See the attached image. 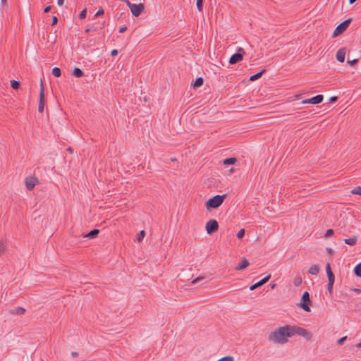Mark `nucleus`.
I'll use <instances>...</instances> for the list:
<instances>
[{"label": "nucleus", "mask_w": 361, "mask_h": 361, "mask_svg": "<svg viewBox=\"0 0 361 361\" xmlns=\"http://www.w3.org/2000/svg\"><path fill=\"white\" fill-rule=\"evenodd\" d=\"M291 337L290 325L281 326L269 334L268 339L274 343H285Z\"/></svg>", "instance_id": "f257e3e1"}, {"label": "nucleus", "mask_w": 361, "mask_h": 361, "mask_svg": "<svg viewBox=\"0 0 361 361\" xmlns=\"http://www.w3.org/2000/svg\"><path fill=\"white\" fill-rule=\"evenodd\" d=\"M226 194H224L222 195H216L211 198H209L206 202V207L207 209H216L220 207L224 199L226 197Z\"/></svg>", "instance_id": "f03ea898"}, {"label": "nucleus", "mask_w": 361, "mask_h": 361, "mask_svg": "<svg viewBox=\"0 0 361 361\" xmlns=\"http://www.w3.org/2000/svg\"><path fill=\"white\" fill-rule=\"evenodd\" d=\"M290 331L291 337L295 334H298L304 337L307 341L310 340L312 337V334L310 331L300 326L290 325Z\"/></svg>", "instance_id": "7ed1b4c3"}, {"label": "nucleus", "mask_w": 361, "mask_h": 361, "mask_svg": "<svg viewBox=\"0 0 361 361\" xmlns=\"http://www.w3.org/2000/svg\"><path fill=\"white\" fill-rule=\"evenodd\" d=\"M311 302L312 301L310 300L309 293L307 291H305L302 295L300 302L298 304V306L306 312H310V305Z\"/></svg>", "instance_id": "20e7f679"}, {"label": "nucleus", "mask_w": 361, "mask_h": 361, "mask_svg": "<svg viewBox=\"0 0 361 361\" xmlns=\"http://www.w3.org/2000/svg\"><path fill=\"white\" fill-rule=\"evenodd\" d=\"M125 2L127 4L128 7L130 8V11L133 13V15L135 17L139 16L145 8L144 5L142 4H133V3H130L128 0H126Z\"/></svg>", "instance_id": "39448f33"}, {"label": "nucleus", "mask_w": 361, "mask_h": 361, "mask_svg": "<svg viewBox=\"0 0 361 361\" xmlns=\"http://www.w3.org/2000/svg\"><path fill=\"white\" fill-rule=\"evenodd\" d=\"M351 22V19L348 18L343 21L341 23H340L334 30L332 37H336L340 35H341L343 32H344L346 29L348 27L350 23Z\"/></svg>", "instance_id": "423d86ee"}, {"label": "nucleus", "mask_w": 361, "mask_h": 361, "mask_svg": "<svg viewBox=\"0 0 361 361\" xmlns=\"http://www.w3.org/2000/svg\"><path fill=\"white\" fill-rule=\"evenodd\" d=\"M245 54V50L240 47L238 49V52L233 54L230 59H229V63L230 64H235L240 61H241L243 59V56Z\"/></svg>", "instance_id": "0eeeda50"}, {"label": "nucleus", "mask_w": 361, "mask_h": 361, "mask_svg": "<svg viewBox=\"0 0 361 361\" xmlns=\"http://www.w3.org/2000/svg\"><path fill=\"white\" fill-rule=\"evenodd\" d=\"M45 97H44V88L43 86L42 80L40 83V92H39V101L38 104V111L42 113L44 109Z\"/></svg>", "instance_id": "6e6552de"}, {"label": "nucleus", "mask_w": 361, "mask_h": 361, "mask_svg": "<svg viewBox=\"0 0 361 361\" xmlns=\"http://www.w3.org/2000/svg\"><path fill=\"white\" fill-rule=\"evenodd\" d=\"M219 229V224L216 220L211 219L206 224L207 233L209 235L217 231Z\"/></svg>", "instance_id": "1a4fd4ad"}, {"label": "nucleus", "mask_w": 361, "mask_h": 361, "mask_svg": "<svg viewBox=\"0 0 361 361\" xmlns=\"http://www.w3.org/2000/svg\"><path fill=\"white\" fill-rule=\"evenodd\" d=\"M38 183L39 180L34 176H30L25 179V186L28 190H32Z\"/></svg>", "instance_id": "9d476101"}, {"label": "nucleus", "mask_w": 361, "mask_h": 361, "mask_svg": "<svg viewBox=\"0 0 361 361\" xmlns=\"http://www.w3.org/2000/svg\"><path fill=\"white\" fill-rule=\"evenodd\" d=\"M323 99H324V97L322 94H318L312 98L303 100L302 102V104H320L323 101Z\"/></svg>", "instance_id": "9b49d317"}, {"label": "nucleus", "mask_w": 361, "mask_h": 361, "mask_svg": "<svg viewBox=\"0 0 361 361\" xmlns=\"http://www.w3.org/2000/svg\"><path fill=\"white\" fill-rule=\"evenodd\" d=\"M271 278V275H268L267 276H265L264 278H263L262 280H260L259 281L252 284L250 287V290H253L262 286H263L264 284H265Z\"/></svg>", "instance_id": "f8f14e48"}, {"label": "nucleus", "mask_w": 361, "mask_h": 361, "mask_svg": "<svg viewBox=\"0 0 361 361\" xmlns=\"http://www.w3.org/2000/svg\"><path fill=\"white\" fill-rule=\"evenodd\" d=\"M345 48H342V49H340L336 54V59L341 62V63H343L345 61Z\"/></svg>", "instance_id": "ddd939ff"}, {"label": "nucleus", "mask_w": 361, "mask_h": 361, "mask_svg": "<svg viewBox=\"0 0 361 361\" xmlns=\"http://www.w3.org/2000/svg\"><path fill=\"white\" fill-rule=\"evenodd\" d=\"M249 262L245 258H243V259L240 262V263L238 264L237 267H235V269L236 271H240L242 269H245L247 267L249 266Z\"/></svg>", "instance_id": "4468645a"}, {"label": "nucleus", "mask_w": 361, "mask_h": 361, "mask_svg": "<svg viewBox=\"0 0 361 361\" xmlns=\"http://www.w3.org/2000/svg\"><path fill=\"white\" fill-rule=\"evenodd\" d=\"M12 314H20L23 315L25 313V309L22 307H17L15 309L11 310Z\"/></svg>", "instance_id": "2eb2a0df"}, {"label": "nucleus", "mask_w": 361, "mask_h": 361, "mask_svg": "<svg viewBox=\"0 0 361 361\" xmlns=\"http://www.w3.org/2000/svg\"><path fill=\"white\" fill-rule=\"evenodd\" d=\"M99 233V229H93L90 231L88 233L84 235V237L88 238H95Z\"/></svg>", "instance_id": "dca6fc26"}, {"label": "nucleus", "mask_w": 361, "mask_h": 361, "mask_svg": "<svg viewBox=\"0 0 361 361\" xmlns=\"http://www.w3.org/2000/svg\"><path fill=\"white\" fill-rule=\"evenodd\" d=\"M204 80L202 78L199 77L195 79V80L192 83L193 88H197L201 87L203 85Z\"/></svg>", "instance_id": "f3484780"}, {"label": "nucleus", "mask_w": 361, "mask_h": 361, "mask_svg": "<svg viewBox=\"0 0 361 361\" xmlns=\"http://www.w3.org/2000/svg\"><path fill=\"white\" fill-rule=\"evenodd\" d=\"M319 271V267L317 264H314V265H312V267H310V268L309 269V271H308V272L312 275L318 274Z\"/></svg>", "instance_id": "a211bd4d"}, {"label": "nucleus", "mask_w": 361, "mask_h": 361, "mask_svg": "<svg viewBox=\"0 0 361 361\" xmlns=\"http://www.w3.org/2000/svg\"><path fill=\"white\" fill-rule=\"evenodd\" d=\"M237 162V159L235 157L226 158L223 161L224 165H232Z\"/></svg>", "instance_id": "6ab92c4d"}, {"label": "nucleus", "mask_w": 361, "mask_h": 361, "mask_svg": "<svg viewBox=\"0 0 361 361\" xmlns=\"http://www.w3.org/2000/svg\"><path fill=\"white\" fill-rule=\"evenodd\" d=\"M266 71L265 69H263L262 71H261L260 72L256 73V74H254L250 76V81H255V80H258L259 78H260L262 77V75H263V73Z\"/></svg>", "instance_id": "aec40b11"}, {"label": "nucleus", "mask_w": 361, "mask_h": 361, "mask_svg": "<svg viewBox=\"0 0 361 361\" xmlns=\"http://www.w3.org/2000/svg\"><path fill=\"white\" fill-rule=\"evenodd\" d=\"M357 240V238L355 236L353 238L344 239V242L345 244L353 246L356 244Z\"/></svg>", "instance_id": "412c9836"}, {"label": "nucleus", "mask_w": 361, "mask_h": 361, "mask_svg": "<svg viewBox=\"0 0 361 361\" xmlns=\"http://www.w3.org/2000/svg\"><path fill=\"white\" fill-rule=\"evenodd\" d=\"M83 74L82 71L79 68H75L73 71V75L76 78H80Z\"/></svg>", "instance_id": "4be33fe9"}, {"label": "nucleus", "mask_w": 361, "mask_h": 361, "mask_svg": "<svg viewBox=\"0 0 361 361\" xmlns=\"http://www.w3.org/2000/svg\"><path fill=\"white\" fill-rule=\"evenodd\" d=\"M354 273L357 276L361 277V263L355 266Z\"/></svg>", "instance_id": "5701e85b"}, {"label": "nucleus", "mask_w": 361, "mask_h": 361, "mask_svg": "<svg viewBox=\"0 0 361 361\" xmlns=\"http://www.w3.org/2000/svg\"><path fill=\"white\" fill-rule=\"evenodd\" d=\"M52 74L55 76V77H60L61 75V70L58 68V67H55L52 69Z\"/></svg>", "instance_id": "b1692460"}, {"label": "nucleus", "mask_w": 361, "mask_h": 361, "mask_svg": "<svg viewBox=\"0 0 361 361\" xmlns=\"http://www.w3.org/2000/svg\"><path fill=\"white\" fill-rule=\"evenodd\" d=\"M20 82L19 81H17V80H11V86L13 89L14 90H17L20 87Z\"/></svg>", "instance_id": "393cba45"}, {"label": "nucleus", "mask_w": 361, "mask_h": 361, "mask_svg": "<svg viewBox=\"0 0 361 361\" xmlns=\"http://www.w3.org/2000/svg\"><path fill=\"white\" fill-rule=\"evenodd\" d=\"M6 249V244L4 241H0V255H1Z\"/></svg>", "instance_id": "a878e982"}, {"label": "nucleus", "mask_w": 361, "mask_h": 361, "mask_svg": "<svg viewBox=\"0 0 361 361\" xmlns=\"http://www.w3.org/2000/svg\"><path fill=\"white\" fill-rule=\"evenodd\" d=\"M145 235V231H143V230H142V231H140L139 232V233L137 234V240L138 242H141V241L142 240V239L144 238Z\"/></svg>", "instance_id": "bb28decb"}, {"label": "nucleus", "mask_w": 361, "mask_h": 361, "mask_svg": "<svg viewBox=\"0 0 361 361\" xmlns=\"http://www.w3.org/2000/svg\"><path fill=\"white\" fill-rule=\"evenodd\" d=\"M352 194L361 195V187L357 186L351 191Z\"/></svg>", "instance_id": "cd10ccee"}, {"label": "nucleus", "mask_w": 361, "mask_h": 361, "mask_svg": "<svg viewBox=\"0 0 361 361\" xmlns=\"http://www.w3.org/2000/svg\"><path fill=\"white\" fill-rule=\"evenodd\" d=\"M217 361H234V358L231 355H226V356L218 360Z\"/></svg>", "instance_id": "c85d7f7f"}, {"label": "nucleus", "mask_w": 361, "mask_h": 361, "mask_svg": "<svg viewBox=\"0 0 361 361\" xmlns=\"http://www.w3.org/2000/svg\"><path fill=\"white\" fill-rule=\"evenodd\" d=\"M196 6H197V10L201 12L202 11V8H203V1L197 0Z\"/></svg>", "instance_id": "c756f323"}, {"label": "nucleus", "mask_w": 361, "mask_h": 361, "mask_svg": "<svg viewBox=\"0 0 361 361\" xmlns=\"http://www.w3.org/2000/svg\"><path fill=\"white\" fill-rule=\"evenodd\" d=\"M327 277L329 283H334L335 276L334 273L328 274Z\"/></svg>", "instance_id": "7c9ffc66"}, {"label": "nucleus", "mask_w": 361, "mask_h": 361, "mask_svg": "<svg viewBox=\"0 0 361 361\" xmlns=\"http://www.w3.org/2000/svg\"><path fill=\"white\" fill-rule=\"evenodd\" d=\"M333 234H334V230H333V229H331V228H329V229H327V230L326 231V233H325V234H324V236H325L326 238H329V237L331 236Z\"/></svg>", "instance_id": "2f4dec72"}, {"label": "nucleus", "mask_w": 361, "mask_h": 361, "mask_svg": "<svg viewBox=\"0 0 361 361\" xmlns=\"http://www.w3.org/2000/svg\"><path fill=\"white\" fill-rule=\"evenodd\" d=\"M87 10L86 8L83 9L79 14L80 19H84L86 17Z\"/></svg>", "instance_id": "473e14b6"}, {"label": "nucleus", "mask_w": 361, "mask_h": 361, "mask_svg": "<svg viewBox=\"0 0 361 361\" xmlns=\"http://www.w3.org/2000/svg\"><path fill=\"white\" fill-rule=\"evenodd\" d=\"M302 283V279L300 277L295 278L294 280L295 286H299Z\"/></svg>", "instance_id": "72a5a7b5"}, {"label": "nucleus", "mask_w": 361, "mask_h": 361, "mask_svg": "<svg viewBox=\"0 0 361 361\" xmlns=\"http://www.w3.org/2000/svg\"><path fill=\"white\" fill-rule=\"evenodd\" d=\"M244 235H245V229L242 228L238 232L237 237H238V238H242L244 236Z\"/></svg>", "instance_id": "f704fd0d"}, {"label": "nucleus", "mask_w": 361, "mask_h": 361, "mask_svg": "<svg viewBox=\"0 0 361 361\" xmlns=\"http://www.w3.org/2000/svg\"><path fill=\"white\" fill-rule=\"evenodd\" d=\"M346 340H347V336H343L341 338H339L338 340L337 343L338 345H342L344 343V341H345Z\"/></svg>", "instance_id": "c9c22d12"}, {"label": "nucleus", "mask_w": 361, "mask_h": 361, "mask_svg": "<svg viewBox=\"0 0 361 361\" xmlns=\"http://www.w3.org/2000/svg\"><path fill=\"white\" fill-rule=\"evenodd\" d=\"M333 285H334L333 283H329V282L328 283L327 290L330 294H331L332 291H333Z\"/></svg>", "instance_id": "e433bc0d"}, {"label": "nucleus", "mask_w": 361, "mask_h": 361, "mask_svg": "<svg viewBox=\"0 0 361 361\" xmlns=\"http://www.w3.org/2000/svg\"><path fill=\"white\" fill-rule=\"evenodd\" d=\"M326 274H327L333 273V271H331V266H330L329 263H327L326 265Z\"/></svg>", "instance_id": "4c0bfd02"}, {"label": "nucleus", "mask_w": 361, "mask_h": 361, "mask_svg": "<svg viewBox=\"0 0 361 361\" xmlns=\"http://www.w3.org/2000/svg\"><path fill=\"white\" fill-rule=\"evenodd\" d=\"M204 278L203 276H199V277H197L196 279H195L192 281V283H196L199 281H200L201 280L204 279Z\"/></svg>", "instance_id": "58836bf2"}, {"label": "nucleus", "mask_w": 361, "mask_h": 361, "mask_svg": "<svg viewBox=\"0 0 361 361\" xmlns=\"http://www.w3.org/2000/svg\"><path fill=\"white\" fill-rule=\"evenodd\" d=\"M358 61V59H353V60H348V63L350 64L351 66L355 65Z\"/></svg>", "instance_id": "ea45409f"}, {"label": "nucleus", "mask_w": 361, "mask_h": 361, "mask_svg": "<svg viewBox=\"0 0 361 361\" xmlns=\"http://www.w3.org/2000/svg\"><path fill=\"white\" fill-rule=\"evenodd\" d=\"M57 23H58V18L56 16H54L52 18L51 25L54 26V25H56Z\"/></svg>", "instance_id": "a19ab883"}, {"label": "nucleus", "mask_w": 361, "mask_h": 361, "mask_svg": "<svg viewBox=\"0 0 361 361\" xmlns=\"http://www.w3.org/2000/svg\"><path fill=\"white\" fill-rule=\"evenodd\" d=\"M337 100H338V97L336 96H334V97H330L329 101L330 103H334V102H336Z\"/></svg>", "instance_id": "79ce46f5"}, {"label": "nucleus", "mask_w": 361, "mask_h": 361, "mask_svg": "<svg viewBox=\"0 0 361 361\" xmlns=\"http://www.w3.org/2000/svg\"><path fill=\"white\" fill-rule=\"evenodd\" d=\"M103 13H104V10L100 9V10H99V11L96 13V14L94 15V18H96V17H97V16H100V15H102V14H103Z\"/></svg>", "instance_id": "37998d69"}, {"label": "nucleus", "mask_w": 361, "mask_h": 361, "mask_svg": "<svg viewBox=\"0 0 361 361\" xmlns=\"http://www.w3.org/2000/svg\"><path fill=\"white\" fill-rule=\"evenodd\" d=\"M326 251H327V252H328V254H329V255H333V254H334V250H333L331 248H330V247H326Z\"/></svg>", "instance_id": "c03bdc74"}, {"label": "nucleus", "mask_w": 361, "mask_h": 361, "mask_svg": "<svg viewBox=\"0 0 361 361\" xmlns=\"http://www.w3.org/2000/svg\"><path fill=\"white\" fill-rule=\"evenodd\" d=\"M127 29V27L126 26H123V27H121L120 29H119V32L120 33H123Z\"/></svg>", "instance_id": "a18cd8bd"}, {"label": "nucleus", "mask_w": 361, "mask_h": 361, "mask_svg": "<svg viewBox=\"0 0 361 361\" xmlns=\"http://www.w3.org/2000/svg\"><path fill=\"white\" fill-rule=\"evenodd\" d=\"M50 10H51V6H47V7L44 8V13H48V12H49V11H50Z\"/></svg>", "instance_id": "49530a36"}, {"label": "nucleus", "mask_w": 361, "mask_h": 361, "mask_svg": "<svg viewBox=\"0 0 361 361\" xmlns=\"http://www.w3.org/2000/svg\"><path fill=\"white\" fill-rule=\"evenodd\" d=\"M64 2V0H57V4L59 6H62Z\"/></svg>", "instance_id": "de8ad7c7"}, {"label": "nucleus", "mask_w": 361, "mask_h": 361, "mask_svg": "<svg viewBox=\"0 0 361 361\" xmlns=\"http://www.w3.org/2000/svg\"><path fill=\"white\" fill-rule=\"evenodd\" d=\"M71 355H72L73 357H78V353L77 352H75V351H73V352L71 353Z\"/></svg>", "instance_id": "09e8293b"}, {"label": "nucleus", "mask_w": 361, "mask_h": 361, "mask_svg": "<svg viewBox=\"0 0 361 361\" xmlns=\"http://www.w3.org/2000/svg\"><path fill=\"white\" fill-rule=\"evenodd\" d=\"M353 290L354 292L357 293H361V290H360V289H359V288H354V289H353Z\"/></svg>", "instance_id": "8fccbe9b"}, {"label": "nucleus", "mask_w": 361, "mask_h": 361, "mask_svg": "<svg viewBox=\"0 0 361 361\" xmlns=\"http://www.w3.org/2000/svg\"><path fill=\"white\" fill-rule=\"evenodd\" d=\"M7 0H1V4L4 6L6 4Z\"/></svg>", "instance_id": "3c124183"}, {"label": "nucleus", "mask_w": 361, "mask_h": 361, "mask_svg": "<svg viewBox=\"0 0 361 361\" xmlns=\"http://www.w3.org/2000/svg\"><path fill=\"white\" fill-rule=\"evenodd\" d=\"M270 286H271V289H274V288H276V284L273 283V284H271V285H270Z\"/></svg>", "instance_id": "603ef678"}, {"label": "nucleus", "mask_w": 361, "mask_h": 361, "mask_svg": "<svg viewBox=\"0 0 361 361\" xmlns=\"http://www.w3.org/2000/svg\"><path fill=\"white\" fill-rule=\"evenodd\" d=\"M355 346L359 348H361V341L360 343H357Z\"/></svg>", "instance_id": "864d4df0"}, {"label": "nucleus", "mask_w": 361, "mask_h": 361, "mask_svg": "<svg viewBox=\"0 0 361 361\" xmlns=\"http://www.w3.org/2000/svg\"><path fill=\"white\" fill-rule=\"evenodd\" d=\"M356 1H357V0H349V3H350V4H352L355 3Z\"/></svg>", "instance_id": "5fc2aeb1"}, {"label": "nucleus", "mask_w": 361, "mask_h": 361, "mask_svg": "<svg viewBox=\"0 0 361 361\" xmlns=\"http://www.w3.org/2000/svg\"><path fill=\"white\" fill-rule=\"evenodd\" d=\"M68 151L70 153H72V152H73V149H72L71 147H68Z\"/></svg>", "instance_id": "6e6d98bb"}, {"label": "nucleus", "mask_w": 361, "mask_h": 361, "mask_svg": "<svg viewBox=\"0 0 361 361\" xmlns=\"http://www.w3.org/2000/svg\"><path fill=\"white\" fill-rule=\"evenodd\" d=\"M118 54V51L116 49H114V56H116Z\"/></svg>", "instance_id": "4d7b16f0"}, {"label": "nucleus", "mask_w": 361, "mask_h": 361, "mask_svg": "<svg viewBox=\"0 0 361 361\" xmlns=\"http://www.w3.org/2000/svg\"><path fill=\"white\" fill-rule=\"evenodd\" d=\"M122 68H123V66H120V63H118L117 66V68H121V70Z\"/></svg>", "instance_id": "13d9d810"}, {"label": "nucleus", "mask_w": 361, "mask_h": 361, "mask_svg": "<svg viewBox=\"0 0 361 361\" xmlns=\"http://www.w3.org/2000/svg\"><path fill=\"white\" fill-rule=\"evenodd\" d=\"M122 68H123V66H120V63H118L117 66V68H121V70Z\"/></svg>", "instance_id": "bf43d9fd"}, {"label": "nucleus", "mask_w": 361, "mask_h": 361, "mask_svg": "<svg viewBox=\"0 0 361 361\" xmlns=\"http://www.w3.org/2000/svg\"><path fill=\"white\" fill-rule=\"evenodd\" d=\"M229 171H230L231 173L233 172V171H234L233 168H231V169L229 170Z\"/></svg>", "instance_id": "052dcab7"}, {"label": "nucleus", "mask_w": 361, "mask_h": 361, "mask_svg": "<svg viewBox=\"0 0 361 361\" xmlns=\"http://www.w3.org/2000/svg\"><path fill=\"white\" fill-rule=\"evenodd\" d=\"M176 158H172V159H171V161H176Z\"/></svg>", "instance_id": "680f3d73"}, {"label": "nucleus", "mask_w": 361, "mask_h": 361, "mask_svg": "<svg viewBox=\"0 0 361 361\" xmlns=\"http://www.w3.org/2000/svg\"><path fill=\"white\" fill-rule=\"evenodd\" d=\"M111 55L113 56V50L111 51Z\"/></svg>", "instance_id": "e2e57ef3"}]
</instances>
